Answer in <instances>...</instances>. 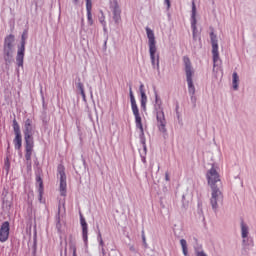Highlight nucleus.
<instances>
[{
  "mask_svg": "<svg viewBox=\"0 0 256 256\" xmlns=\"http://www.w3.org/2000/svg\"><path fill=\"white\" fill-rule=\"evenodd\" d=\"M191 29H192V35H193V40L201 41V37H199L198 31H197V6H195V2L192 3V12H191Z\"/></svg>",
  "mask_w": 256,
  "mask_h": 256,
  "instance_id": "nucleus-11",
  "label": "nucleus"
},
{
  "mask_svg": "<svg viewBox=\"0 0 256 256\" xmlns=\"http://www.w3.org/2000/svg\"><path fill=\"white\" fill-rule=\"evenodd\" d=\"M56 221H57L56 226L59 227L61 223V206H59L58 213L56 215Z\"/></svg>",
  "mask_w": 256,
  "mask_h": 256,
  "instance_id": "nucleus-25",
  "label": "nucleus"
},
{
  "mask_svg": "<svg viewBox=\"0 0 256 256\" xmlns=\"http://www.w3.org/2000/svg\"><path fill=\"white\" fill-rule=\"evenodd\" d=\"M184 71L186 75V81L188 85L189 95H195V84H193V77L195 76V68L191 63V59L188 56L183 57Z\"/></svg>",
  "mask_w": 256,
  "mask_h": 256,
  "instance_id": "nucleus-6",
  "label": "nucleus"
},
{
  "mask_svg": "<svg viewBox=\"0 0 256 256\" xmlns=\"http://www.w3.org/2000/svg\"><path fill=\"white\" fill-rule=\"evenodd\" d=\"M80 224L82 227V239L85 247H87L89 245V226L82 215L80 216Z\"/></svg>",
  "mask_w": 256,
  "mask_h": 256,
  "instance_id": "nucleus-14",
  "label": "nucleus"
},
{
  "mask_svg": "<svg viewBox=\"0 0 256 256\" xmlns=\"http://www.w3.org/2000/svg\"><path fill=\"white\" fill-rule=\"evenodd\" d=\"M190 101H191V103L194 104V107H195V105L197 103V96H195V94L190 95Z\"/></svg>",
  "mask_w": 256,
  "mask_h": 256,
  "instance_id": "nucleus-29",
  "label": "nucleus"
},
{
  "mask_svg": "<svg viewBox=\"0 0 256 256\" xmlns=\"http://www.w3.org/2000/svg\"><path fill=\"white\" fill-rule=\"evenodd\" d=\"M13 43H15V36L13 34L8 35L4 40V61L11 63L13 59Z\"/></svg>",
  "mask_w": 256,
  "mask_h": 256,
  "instance_id": "nucleus-8",
  "label": "nucleus"
},
{
  "mask_svg": "<svg viewBox=\"0 0 256 256\" xmlns=\"http://www.w3.org/2000/svg\"><path fill=\"white\" fill-rule=\"evenodd\" d=\"M99 22L101 23L102 26L107 25V22L105 21V15H101L99 18Z\"/></svg>",
  "mask_w": 256,
  "mask_h": 256,
  "instance_id": "nucleus-27",
  "label": "nucleus"
},
{
  "mask_svg": "<svg viewBox=\"0 0 256 256\" xmlns=\"http://www.w3.org/2000/svg\"><path fill=\"white\" fill-rule=\"evenodd\" d=\"M25 45H27V40H21V45L18 47V50L25 51Z\"/></svg>",
  "mask_w": 256,
  "mask_h": 256,
  "instance_id": "nucleus-26",
  "label": "nucleus"
},
{
  "mask_svg": "<svg viewBox=\"0 0 256 256\" xmlns=\"http://www.w3.org/2000/svg\"><path fill=\"white\" fill-rule=\"evenodd\" d=\"M195 3V0L192 1V4Z\"/></svg>",
  "mask_w": 256,
  "mask_h": 256,
  "instance_id": "nucleus-46",
  "label": "nucleus"
},
{
  "mask_svg": "<svg viewBox=\"0 0 256 256\" xmlns=\"http://www.w3.org/2000/svg\"><path fill=\"white\" fill-rule=\"evenodd\" d=\"M91 9H92L91 0H86V11H87L88 25H93V14H91Z\"/></svg>",
  "mask_w": 256,
  "mask_h": 256,
  "instance_id": "nucleus-17",
  "label": "nucleus"
},
{
  "mask_svg": "<svg viewBox=\"0 0 256 256\" xmlns=\"http://www.w3.org/2000/svg\"><path fill=\"white\" fill-rule=\"evenodd\" d=\"M206 179L211 189L210 205L212 211L217 213V211H219V205L223 203V192L219 189V185H221V176L215 166H212L211 169L207 171Z\"/></svg>",
  "mask_w": 256,
  "mask_h": 256,
  "instance_id": "nucleus-1",
  "label": "nucleus"
},
{
  "mask_svg": "<svg viewBox=\"0 0 256 256\" xmlns=\"http://www.w3.org/2000/svg\"><path fill=\"white\" fill-rule=\"evenodd\" d=\"M146 34L148 37V47L150 54V61L153 69L159 71V53H157V40H155V32L149 27H146Z\"/></svg>",
  "mask_w": 256,
  "mask_h": 256,
  "instance_id": "nucleus-2",
  "label": "nucleus"
},
{
  "mask_svg": "<svg viewBox=\"0 0 256 256\" xmlns=\"http://www.w3.org/2000/svg\"><path fill=\"white\" fill-rule=\"evenodd\" d=\"M71 248L73 249V254H72V256H77V247L71 246Z\"/></svg>",
  "mask_w": 256,
  "mask_h": 256,
  "instance_id": "nucleus-36",
  "label": "nucleus"
},
{
  "mask_svg": "<svg viewBox=\"0 0 256 256\" xmlns=\"http://www.w3.org/2000/svg\"><path fill=\"white\" fill-rule=\"evenodd\" d=\"M33 147H35V142H25V159L26 161H31V156L33 155Z\"/></svg>",
  "mask_w": 256,
  "mask_h": 256,
  "instance_id": "nucleus-16",
  "label": "nucleus"
},
{
  "mask_svg": "<svg viewBox=\"0 0 256 256\" xmlns=\"http://www.w3.org/2000/svg\"><path fill=\"white\" fill-rule=\"evenodd\" d=\"M58 175L60 177V195L65 197L67 195V175L65 174V167L58 166Z\"/></svg>",
  "mask_w": 256,
  "mask_h": 256,
  "instance_id": "nucleus-12",
  "label": "nucleus"
},
{
  "mask_svg": "<svg viewBox=\"0 0 256 256\" xmlns=\"http://www.w3.org/2000/svg\"><path fill=\"white\" fill-rule=\"evenodd\" d=\"M194 254L195 256H208L207 253H205V250H203V245L201 244L194 245Z\"/></svg>",
  "mask_w": 256,
  "mask_h": 256,
  "instance_id": "nucleus-19",
  "label": "nucleus"
},
{
  "mask_svg": "<svg viewBox=\"0 0 256 256\" xmlns=\"http://www.w3.org/2000/svg\"><path fill=\"white\" fill-rule=\"evenodd\" d=\"M36 183L39 185L38 193H39V200L43 199V179L41 176L36 177Z\"/></svg>",
  "mask_w": 256,
  "mask_h": 256,
  "instance_id": "nucleus-21",
  "label": "nucleus"
},
{
  "mask_svg": "<svg viewBox=\"0 0 256 256\" xmlns=\"http://www.w3.org/2000/svg\"><path fill=\"white\" fill-rule=\"evenodd\" d=\"M74 5H77V3H79V0H72Z\"/></svg>",
  "mask_w": 256,
  "mask_h": 256,
  "instance_id": "nucleus-44",
  "label": "nucleus"
},
{
  "mask_svg": "<svg viewBox=\"0 0 256 256\" xmlns=\"http://www.w3.org/2000/svg\"><path fill=\"white\" fill-rule=\"evenodd\" d=\"M198 215L202 217L203 220H205V216L203 215V202H198Z\"/></svg>",
  "mask_w": 256,
  "mask_h": 256,
  "instance_id": "nucleus-24",
  "label": "nucleus"
},
{
  "mask_svg": "<svg viewBox=\"0 0 256 256\" xmlns=\"http://www.w3.org/2000/svg\"><path fill=\"white\" fill-rule=\"evenodd\" d=\"M164 5L167 6V9H171V0H164Z\"/></svg>",
  "mask_w": 256,
  "mask_h": 256,
  "instance_id": "nucleus-34",
  "label": "nucleus"
},
{
  "mask_svg": "<svg viewBox=\"0 0 256 256\" xmlns=\"http://www.w3.org/2000/svg\"><path fill=\"white\" fill-rule=\"evenodd\" d=\"M165 181H170V178H169V173H165Z\"/></svg>",
  "mask_w": 256,
  "mask_h": 256,
  "instance_id": "nucleus-41",
  "label": "nucleus"
},
{
  "mask_svg": "<svg viewBox=\"0 0 256 256\" xmlns=\"http://www.w3.org/2000/svg\"><path fill=\"white\" fill-rule=\"evenodd\" d=\"M110 9L113 15V21L116 25L121 23V8L119 7V2L117 0H110Z\"/></svg>",
  "mask_w": 256,
  "mask_h": 256,
  "instance_id": "nucleus-13",
  "label": "nucleus"
},
{
  "mask_svg": "<svg viewBox=\"0 0 256 256\" xmlns=\"http://www.w3.org/2000/svg\"><path fill=\"white\" fill-rule=\"evenodd\" d=\"M100 251L102 256H107V252L105 251V248H100Z\"/></svg>",
  "mask_w": 256,
  "mask_h": 256,
  "instance_id": "nucleus-39",
  "label": "nucleus"
},
{
  "mask_svg": "<svg viewBox=\"0 0 256 256\" xmlns=\"http://www.w3.org/2000/svg\"><path fill=\"white\" fill-rule=\"evenodd\" d=\"M77 89H79L80 93H81L82 91H85V88H84V86H83V83L79 82V83L77 84Z\"/></svg>",
  "mask_w": 256,
  "mask_h": 256,
  "instance_id": "nucleus-31",
  "label": "nucleus"
},
{
  "mask_svg": "<svg viewBox=\"0 0 256 256\" xmlns=\"http://www.w3.org/2000/svg\"><path fill=\"white\" fill-rule=\"evenodd\" d=\"M104 33H107V25L102 26Z\"/></svg>",
  "mask_w": 256,
  "mask_h": 256,
  "instance_id": "nucleus-42",
  "label": "nucleus"
},
{
  "mask_svg": "<svg viewBox=\"0 0 256 256\" xmlns=\"http://www.w3.org/2000/svg\"><path fill=\"white\" fill-rule=\"evenodd\" d=\"M180 245H181V248H182L183 255L184 256H189V249L187 247V240L181 239L180 240Z\"/></svg>",
  "mask_w": 256,
  "mask_h": 256,
  "instance_id": "nucleus-22",
  "label": "nucleus"
},
{
  "mask_svg": "<svg viewBox=\"0 0 256 256\" xmlns=\"http://www.w3.org/2000/svg\"><path fill=\"white\" fill-rule=\"evenodd\" d=\"M130 101H135V95H133V88L129 87Z\"/></svg>",
  "mask_w": 256,
  "mask_h": 256,
  "instance_id": "nucleus-28",
  "label": "nucleus"
},
{
  "mask_svg": "<svg viewBox=\"0 0 256 256\" xmlns=\"http://www.w3.org/2000/svg\"><path fill=\"white\" fill-rule=\"evenodd\" d=\"M142 241L145 247H147V238L145 237V231H142Z\"/></svg>",
  "mask_w": 256,
  "mask_h": 256,
  "instance_id": "nucleus-30",
  "label": "nucleus"
},
{
  "mask_svg": "<svg viewBox=\"0 0 256 256\" xmlns=\"http://www.w3.org/2000/svg\"><path fill=\"white\" fill-rule=\"evenodd\" d=\"M25 59V50H19L17 51V56H16V63L18 67H23V61Z\"/></svg>",
  "mask_w": 256,
  "mask_h": 256,
  "instance_id": "nucleus-18",
  "label": "nucleus"
},
{
  "mask_svg": "<svg viewBox=\"0 0 256 256\" xmlns=\"http://www.w3.org/2000/svg\"><path fill=\"white\" fill-rule=\"evenodd\" d=\"M210 41L212 45L213 71H215L217 67H221V58L219 57V43L215 32L210 33Z\"/></svg>",
  "mask_w": 256,
  "mask_h": 256,
  "instance_id": "nucleus-7",
  "label": "nucleus"
},
{
  "mask_svg": "<svg viewBox=\"0 0 256 256\" xmlns=\"http://www.w3.org/2000/svg\"><path fill=\"white\" fill-rule=\"evenodd\" d=\"M12 127L15 134V138L13 140L15 149H21L23 145V138L21 136V126H19V122H17V119H14L12 121Z\"/></svg>",
  "mask_w": 256,
  "mask_h": 256,
  "instance_id": "nucleus-10",
  "label": "nucleus"
},
{
  "mask_svg": "<svg viewBox=\"0 0 256 256\" xmlns=\"http://www.w3.org/2000/svg\"><path fill=\"white\" fill-rule=\"evenodd\" d=\"M9 231H10V227H9V222H3L1 227H0V242L1 243H5V241H7V239H9Z\"/></svg>",
  "mask_w": 256,
  "mask_h": 256,
  "instance_id": "nucleus-15",
  "label": "nucleus"
},
{
  "mask_svg": "<svg viewBox=\"0 0 256 256\" xmlns=\"http://www.w3.org/2000/svg\"><path fill=\"white\" fill-rule=\"evenodd\" d=\"M140 95H141V99H140L141 108L145 111V109H147V94L142 93Z\"/></svg>",
  "mask_w": 256,
  "mask_h": 256,
  "instance_id": "nucleus-23",
  "label": "nucleus"
},
{
  "mask_svg": "<svg viewBox=\"0 0 256 256\" xmlns=\"http://www.w3.org/2000/svg\"><path fill=\"white\" fill-rule=\"evenodd\" d=\"M97 241H103V237L101 236V232L98 233Z\"/></svg>",
  "mask_w": 256,
  "mask_h": 256,
  "instance_id": "nucleus-40",
  "label": "nucleus"
},
{
  "mask_svg": "<svg viewBox=\"0 0 256 256\" xmlns=\"http://www.w3.org/2000/svg\"><path fill=\"white\" fill-rule=\"evenodd\" d=\"M157 127L160 133H167V119H165V112L163 111V101L158 94H155V105Z\"/></svg>",
  "mask_w": 256,
  "mask_h": 256,
  "instance_id": "nucleus-5",
  "label": "nucleus"
},
{
  "mask_svg": "<svg viewBox=\"0 0 256 256\" xmlns=\"http://www.w3.org/2000/svg\"><path fill=\"white\" fill-rule=\"evenodd\" d=\"M80 94L82 95L83 101H87V96H85V90H82Z\"/></svg>",
  "mask_w": 256,
  "mask_h": 256,
  "instance_id": "nucleus-35",
  "label": "nucleus"
},
{
  "mask_svg": "<svg viewBox=\"0 0 256 256\" xmlns=\"http://www.w3.org/2000/svg\"><path fill=\"white\" fill-rule=\"evenodd\" d=\"M27 37H28V34H27V30H25L21 36V40L23 41H27Z\"/></svg>",
  "mask_w": 256,
  "mask_h": 256,
  "instance_id": "nucleus-32",
  "label": "nucleus"
},
{
  "mask_svg": "<svg viewBox=\"0 0 256 256\" xmlns=\"http://www.w3.org/2000/svg\"><path fill=\"white\" fill-rule=\"evenodd\" d=\"M142 162L147 163V159L145 157H142Z\"/></svg>",
  "mask_w": 256,
  "mask_h": 256,
  "instance_id": "nucleus-43",
  "label": "nucleus"
},
{
  "mask_svg": "<svg viewBox=\"0 0 256 256\" xmlns=\"http://www.w3.org/2000/svg\"><path fill=\"white\" fill-rule=\"evenodd\" d=\"M232 87L234 91H237L239 89V74H237V72H234L232 74Z\"/></svg>",
  "mask_w": 256,
  "mask_h": 256,
  "instance_id": "nucleus-20",
  "label": "nucleus"
},
{
  "mask_svg": "<svg viewBox=\"0 0 256 256\" xmlns=\"http://www.w3.org/2000/svg\"><path fill=\"white\" fill-rule=\"evenodd\" d=\"M131 103V109H132V113L135 117V125H136V129H139V139H140V143L143 147L144 153H147V139L145 138V129L143 128V121L141 118V114H139V107L137 106V101L136 100H132L130 101Z\"/></svg>",
  "mask_w": 256,
  "mask_h": 256,
  "instance_id": "nucleus-4",
  "label": "nucleus"
},
{
  "mask_svg": "<svg viewBox=\"0 0 256 256\" xmlns=\"http://www.w3.org/2000/svg\"><path fill=\"white\" fill-rule=\"evenodd\" d=\"M240 235L242 239V251L244 254H248L251 247H255V241L251 236V227L243 219L240 221Z\"/></svg>",
  "mask_w": 256,
  "mask_h": 256,
  "instance_id": "nucleus-3",
  "label": "nucleus"
},
{
  "mask_svg": "<svg viewBox=\"0 0 256 256\" xmlns=\"http://www.w3.org/2000/svg\"><path fill=\"white\" fill-rule=\"evenodd\" d=\"M35 124H33V120L31 119H26L24 122V128H23V133H24V141L25 143H35L33 139V135H35Z\"/></svg>",
  "mask_w": 256,
  "mask_h": 256,
  "instance_id": "nucleus-9",
  "label": "nucleus"
},
{
  "mask_svg": "<svg viewBox=\"0 0 256 256\" xmlns=\"http://www.w3.org/2000/svg\"><path fill=\"white\" fill-rule=\"evenodd\" d=\"M65 255H67V248H65Z\"/></svg>",
  "mask_w": 256,
  "mask_h": 256,
  "instance_id": "nucleus-45",
  "label": "nucleus"
},
{
  "mask_svg": "<svg viewBox=\"0 0 256 256\" xmlns=\"http://www.w3.org/2000/svg\"><path fill=\"white\" fill-rule=\"evenodd\" d=\"M98 243L101 249L105 248V242H103V240H100Z\"/></svg>",
  "mask_w": 256,
  "mask_h": 256,
  "instance_id": "nucleus-38",
  "label": "nucleus"
},
{
  "mask_svg": "<svg viewBox=\"0 0 256 256\" xmlns=\"http://www.w3.org/2000/svg\"><path fill=\"white\" fill-rule=\"evenodd\" d=\"M5 167H6V169H9V167H10L9 158H7L5 160Z\"/></svg>",
  "mask_w": 256,
  "mask_h": 256,
  "instance_id": "nucleus-37",
  "label": "nucleus"
},
{
  "mask_svg": "<svg viewBox=\"0 0 256 256\" xmlns=\"http://www.w3.org/2000/svg\"><path fill=\"white\" fill-rule=\"evenodd\" d=\"M139 92H140V95H143V93H145V85L143 84L140 85Z\"/></svg>",
  "mask_w": 256,
  "mask_h": 256,
  "instance_id": "nucleus-33",
  "label": "nucleus"
}]
</instances>
